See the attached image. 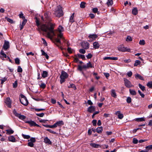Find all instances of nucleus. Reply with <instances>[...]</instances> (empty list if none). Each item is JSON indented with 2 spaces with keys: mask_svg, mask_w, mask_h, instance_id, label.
I'll use <instances>...</instances> for the list:
<instances>
[{
  "mask_svg": "<svg viewBox=\"0 0 152 152\" xmlns=\"http://www.w3.org/2000/svg\"><path fill=\"white\" fill-rule=\"evenodd\" d=\"M74 16V13H73L70 17L69 21L70 22L72 23L74 22V20L73 19Z\"/></svg>",
  "mask_w": 152,
  "mask_h": 152,
  "instance_id": "34",
  "label": "nucleus"
},
{
  "mask_svg": "<svg viewBox=\"0 0 152 152\" xmlns=\"http://www.w3.org/2000/svg\"><path fill=\"white\" fill-rule=\"evenodd\" d=\"M86 65L88 68H92L94 67L93 66H92L91 63L90 62H89L88 63L86 64Z\"/></svg>",
  "mask_w": 152,
  "mask_h": 152,
  "instance_id": "42",
  "label": "nucleus"
},
{
  "mask_svg": "<svg viewBox=\"0 0 152 152\" xmlns=\"http://www.w3.org/2000/svg\"><path fill=\"white\" fill-rule=\"evenodd\" d=\"M139 88H140V89L143 91H144L145 90V87L143 86H142V85H141L140 84H139Z\"/></svg>",
  "mask_w": 152,
  "mask_h": 152,
  "instance_id": "37",
  "label": "nucleus"
},
{
  "mask_svg": "<svg viewBox=\"0 0 152 152\" xmlns=\"http://www.w3.org/2000/svg\"><path fill=\"white\" fill-rule=\"evenodd\" d=\"M69 88H72L74 89L75 90L76 89V87L73 84H71L69 86Z\"/></svg>",
  "mask_w": 152,
  "mask_h": 152,
  "instance_id": "56",
  "label": "nucleus"
},
{
  "mask_svg": "<svg viewBox=\"0 0 152 152\" xmlns=\"http://www.w3.org/2000/svg\"><path fill=\"white\" fill-rule=\"evenodd\" d=\"M44 142L46 144L51 145L52 142L47 137H45L44 139Z\"/></svg>",
  "mask_w": 152,
  "mask_h": 152,
  "instance_id": "14",
  "label": "nucleus"
},
{
  "mask_svg": "<svg viewBox=\"0 0 152 152\" xmlns=\"http://www.w3.org/2000/svg\"><path fill=\"white\" fill-rule=\"evenodd\" d=\"M96 122H97V121L96 120H93L92 121V123L93 125L94 126H96Z\"/></svg>",
  "mask_w": 152,
  "mask_h": 152,
  "instance_id": "63",
  "label": "nucleus"
},
{
  "mask_svg": "<svg viewBox=\"0 0 152 152\" xmlns=\"http://www.w3.org/2000/svg\"><path fill=\"white\" fill-rule=\"evenodd\" d=\"M111 95L114 98L116 97V94L114 90H112L111 91Z\"/></svg>",
  "mask_w": 152,
  "mask_h": 152,
  "instance_id": "28",
  "label": "nucleus"
},
{
  "mask_svg": "<svg viewBox=\"0 0 152 152\" xmlns=\"http://www.w3.org/2000/svg\"><path fill=\"white\" fill-rule=\"evenodd\" d=\"M95 110V109L94 107L91 106L88 108V111L90 113H92Z\"/></svg>",
  "mask_w": 152,
  "mask_h": 152,
  "instance_id": "18",
  "label": "nucleus"
},
{
  "mask_svg": "<svg viewBox=\"0 0 152 152\" xmlns=\"http://www.w3.org/2000/svg\"><path fill=\"white\" fill-rule=\"evenodd\" d=\"M138 13V10L137 8H134L132 10V13L134 15H136Z\"/></svg>",
  "mask_w": 152,
  "mask_h": 152,
  "instance_id": "27",
  "label": "nucleus"
},
{
  "mask_svg": "<svg viewBox=\"0 0 152 152\" xmlns=\"http://www.w3.org/2000/svg\"><path fill=\"white\" fill-rule=\"evenodd\" d=\"M15 61L16 64H20V60L18 58H16L15 59Z\"/></svg>",
  "mask_w": 152,
  "mask_h": 152,
  "instance_id": "49",
  "label": "nucleus"
},
{
  "mask_svg": "<svg viewBox=\"0 0 152 152\" xmlns=\"http://www.w3.org/2000/svg\"><path fill=\"white\" fill-rule=\"evenodd\" d=\"M40 82H41V84H39V87L41 88H44L46 87V85L44 83L42 82L41 81H40Z\"/></svg>",
  "mask_w": 152,
  "mask_h": 152,
  "instance_id": "31",
  "label": "nucleus"
},
{
  "mask_svg": "<svg viewBox=\"0 0 152 152\" xmlns=\"http://www.w3.org/2000/svg\"><path fill=\"white\" fill-rule=\"evenodd\" d=\"M46 130L50 132V133H52L53 134H56V132L52 131V130L50 129H46Z\"/></svg>",
  "mask_w": 152,
  "mask_h": 152,
  "instance_id": "48",
  "label": "nucleus"
},
{
  "mask_svg": "<svg viewBox=\"0 0 152 152\" xmlns=\"http://www.w3.org/2000/svg\"><path fill=\"white\" fill-rule=\"evenodd\" d=\"M127 74L129 77H131L132 75V73L131 71H129L127 73Z\"/></svg>",
  "mask_w": 152,
  "mask_h": 152,
  "instance_id": "57",
  "label": "nucleus"
},
{
  "mask_svg": "<svg viewBox=\"0 0 152 152\" xmlns=\"http://www.w3.org/2000/svg\"><path fill=\"white\" fill-rule=\"evenodd\" d=\"M131 61V60L130 59H125L124 60V61L125 63H129Z\"/></svg>",
  "mask_w": 152,
  "mask_h": 152,
  "instance_id": "58",
  "label": "nucleus"
},
{
  "mask_svg": "<svg viewBox=\"0 0 152 152\" xmlns=\"http://www.w3.org/2000/svg\"><path fill=\"white\" fill-rule=\"evenodd\" d=\"M56 127L57 126H61L63 125L64 124V122L62 121H60L57 122L55 124Z\"/></svg>",
  "mask_w": 152,
  "mask_h": 152,
  "instance_id": "15",
  "label": "nucleus"
},
{
  "mask_svg": "<svg viewBox=\"0 0 152 152\" xmlns=\"http://www.w3.org/2000/svg\"><path fill=\"white\" fill-rule=\"evenodd\" d=\"M17 72H22V69L20 66H18Z\"/></svg>",
  "mask_w": 152,
  "mask_h": 152,
  "instance_id": "52",
  "label": "nucleus"
},
{
  "mask_svg": "<svg viewBox=\"0 0 152 152\" xmlns=\"http://www.w3.org/2000/svg\"><path fill=\"white\" fill-rule=\"evenodd\" d=\"M88 37L89 39H91V40H89L90 42H91L92 40H95L97 37V36L95 34H91L89 35Z\"/></svg>",
  "mask_w": 152,
  "mask_h": 152,
  "instance_id": "11",
  "label": "nucleus"
},
{
  "mask_svg": "<svg viewBox=\"0 0 152 152\" xmlns=\"http://www.w3.org/2000/svg\"><path fill=\"white\" fill-rule=\"evenodd\" d=\"M138 92L139 93V94L141 96L142 98H144L145 96V95L144 94H142L141 92L140 91V90H138Z\"/></svg>",
  "mask_w": 152,
  "mask_h": 152,
  "instance_id": "60",
  "label": "nucleus"
},
{
  "mask_svg": "<svg viewBox=\"0 0 152 152\" xmlns=\"http://www.w3.org/2000/svg\"><path fill=\"white\" fill-rule=\"evenodd\" d=\"M7 133L9 134H12L14 133V131L11 129H7L6 130Z\"/></svg>",
  "mask_w": 152,
  "mask_h": 152,
  "instance_id": "32",
  "label": "nucleus"
},
{
  "mask_svg": "<svg viewBox=\"0 0 152 152\" xmlns=\"http://www.w3.org/2000/svg\"><path fill=\"white\" fill-rule=\"evenodd\" d=\"M7 79V77H5L4 78H3L0 79V80L1 81V84H3L4 82L6 81V80Z\"/></svg>",
  "mask_w": 152,
  "mask_h": 152,
  "instance_id": "39",
  "label": "nucleus"
},
{
  "mask_svg": "<svg viewBox=\"0 0 152 152\" xmlns=\"http://www.w3.org/2000/svg\"><path fill=\"white\" fill-rule=\"evenodd\" d=\"M22 135L24 139H28L30 137L28 135H26L23 134H22Z\"/></svg>",
  "mask_w": 152,
  "mask_h": 152,
  "instance_id": "40",
  "label": "nucleus"
},
{
  "mask_svg": "<svg viewBox=\"0 0 152 152\" xmlns=\"http://www.w3.org/2000/svg\"><path fill=\"white\" fill-rule=\"evenodd\" d=\"M135 120L137 122H141L145 121V120L144 117H142L136 118L135 119Z\"/></svg>",
  "mask_w": 152,
  "mask_h": 152,
  "instance_id": "24",
  "label": "nucleus"
},
{
  "mask_svg": "<svg viewBox=\"0 0 152 152\" xmlns=\"http://www.w3.org/2000/svg\"><path fill=\"white\" fill-rule=\"evenodd\" d=\"M93 12L94 13H96L98 10V9L96 8H94L93 9Z\"/></svg>",
  "mask_w": 152,
  "mask_h": 152,
  "instance_id": "61",
  "label": "nucleus"
},
{
  "mask_svg": "<svg viewBox=\"0 0 152 152\" xmlns=\"http://www.w3.org/2000/svg\"><path fill=\"white\" fill-rule=\"evenodd\" d=\"M8 139L10 141L12 142H16L15 138L13 136H11L8 137Z\"/></svg>",
  "mask_w": 152,
  "mask_h": 152,
  "instance_id": "21",
  "label": "nucleus"
},
{
  "mask_svg": "<svg viewBox=\"0 0 152 152\" xmlns=\"http://www.w3.org/2000/svg\"><path fill=\"white\" fill-rule=\"evenodd\" d=\"M5 19H6L7 21L11 23H13V21L12 19H10V18L7 17H5Z\"/></svg>",
  "mask_w": 152,
  "mask_h": 152,
  "instance_id": "46",
  "label": "nucleus"
},
{
  "mask_svg": "<svg viewBox=\"0 0 152 152\" xmlns=\"http://www.w3.org/2000/svg\"><path fill=\"white\" fill-rule=\"evenodd\" d=\"M129 91L130 94L132 95H136L137 94L136 92L134 90L130 89L129 90Z\"/></svg>",
  "mask_w": 152,
  "mask_h": 152,
  "instance_id": "29",
  "label": "nucleus"
},
{
  "mask_svg": "<svg viewBox=\"0 0 152 152\" xmlns=\"http://www.w3.org/2000/svg\"><path fill=\"white\" fill-rule=\"evenodd\" d=\"M26 22L27 20L26 19H23V22H22V24H20V30H21L23 29L24 26L25 25Z\"/></svg>",
  "mask_w": 152,
  "mask_h": 152,
  "instance_id": "17",
  "label": "nucleus"
},
{
  "mask_svg": "<svg viewBox=\"0 0 152 152\" xmlns=\"http://www.w3.org/2000/svg\"><path fill=\"white\" fill-rule=\"evenodd\" d=\"M5 103L8 105L9 107H10L11 105V100L10 98L8 97L6 98L5 100Z\"/></svg>",
  "mask_w": 152,
  "mask_h": 152,
  "instance_id": "16",
  "label": "nucleus"
},
{
  "mask_svg": "<svg viewBox=\"0 0 152 152\" xmlns=\"http://www.w3.org/2000/svg\"><path fill=\"white\" fill-rule=\"evenodd\" d=\"M42 39L43 41V43L46 46H47V43L45 40L43 38H42Z\"/></svg>",
  "mask_w": 152,
  "mask_h": 152,
  "instance_id": "62",
  "label": "nucleus"
},
{
  "mask_svg": "<svg viewBox=\"0 0 152 152\" xmlns=\"http://www.w3.org/2000/svg\"><path fill=\"white\" fill-rule=\"evenodd\" d=\"M85 3L83 2H81V3H80V7L81 8H84L85 7Z\"/></svg>",
  "mask_w": 152,
  "mask_h": 152,
  "instance_id": "44",
  "label": "nucleus"
},
{
  "mask_svg": "<svg viewBox=\"0 0 152 152\" xmlns=\"http://www.w3.org/2000/svg\"><path fill=\"white\" fill-rule=\"evenodd\" d=\"M28 145L31 147H33L34 146V144L33 143L29 142L28 143Z\"/></svg>",
  "mask_w": 152,
  "mask_h": 152,
  "instance_id": "47",
  "label": "nucleus"
},
{
  "mask_svg": "<svg viewBox=\"0 0 152 152\" xmlns=\"http://www.w3.org/2000/svg\"><path fill=\"white\" fill-rule=\"evenodd\" d=\"M79 51L80 53L83 54H84L86 53V50L83 49H80Z\"/></svg>",
  "mask_w": 152,
  "mask_h": 152,
  "instance_id": "50",
  "label": "nucleus"
},
{
  "mask_svg": "<svg viewBox=\"0 0 152 152\" xmlns=\"http://www.w3.org/2000/svg\"><path fill=\"white\" fill-rule=\"evenodd\" d=\"M89 44L87 42L83 43L82 45L83 48L85 49H88L89 47Z\"/></svg>",
  "mask_w": 152,
  "mask_h": 152,
  "instance_id": "20",
  "label": "nucleus"
},
{
  "mask_svg": "<svg viewBox=\"0 0 152 152\" xmlns=\"http://www.w3.org/2000/svg\"><path fill=\"white\" fill-rule=\"evenodd\" d=\"M140 63L141 62L140 61L138 60H136L134 64V66H137L138 65L140 64Z\"/></svg>",
  "mask_w": 152,
  "mask_h": 152,
  "instance_id": "36",
  "label": "nucleus"
},
{
  "mask_svg": "<svg viewBox=\"0 0 152 152\" xmlns=\"http://www.w3.org/2000/svg\"><path fill=\"white\" fill-rule=\"evenodd\" d=\"M103 130L102 127H98L96 129V132L98 133H101Z\"/></svg>",
  "mask_w": 152,
  "mask_h": 152,
  "instance_id": "23",
  "label": "nucleus"
},
{
  "mask_svg": "<svg viewBox=\"0 0 152 152\" xmlns=\"http://www.w3.org/2000/svg\"><path fill=\"white\" fill-rule=\"evenodd\" d=\"M38 116H39L40 117H43L44 115V114L43 113H37L36 114Z\"/></svg>",
  "mask_w": 152,
  "mask_h": 152,
  "instance_id": "53",
  "label": "nucleus"
},
{
  "mask_svg": "<svg viewBox=\"0 0 152 152\" xmlns=\"http://www.w3.org/2000/svg\"><path fill=\"white\" fill-rule=\"evenodd\" d=\"M21 98H20V100L22 104L26 106L28 104V101L26 97L23 95H20Z\"/></svg>",
  "mask_w": 152,
  "mask_h": 152,
  "instance_id": "4",
  "label": "nucleus"
},
{
  "mask_svg": "<svg viewBox=\"0 0 152 152\" xmlns=\"http://www.w3.org/2000/svg\"><path fill=\"white\" fill-rule=\"evenodd\" d=\"M138 140L137 139L135 138H134L133 139V142L134 144H136L138 143Z\"/></svg>",
  "mask_w": 152,
  "mask_h": 152,
  "instance_id": "54",
  "label": "nucleus"
},
{
  "mask_svg": "<svg viewBox=\"0 0 152 152\" xmlns=\"http://www.w3.org/2000/svg\"><path fill=\"white\" fill-rule=\"evenodd\" d=\"M147 86L150 88H152V82L150 81L148 82Z\"/></svg>",
  "mask_w": 152,
  "mask_h": 152,
  "instance_id": "38",
  "label": "nucleus"
},
{
  "mask_svg": "<svg viewBox=\"0 0 152 152\" xmlns=\"http://www.w3.org/2000/svg\"><path fill=\"white\" fill-rule=\"evenodd\" d=\"M13 113L16 117H18L20 119L24 120L26 118V117L25 116L21 115L20 114L18 113L15 110L13 111Z\"/></svg>",
  "mask_w": 152,
  "mask_h": 152,
  "instance_id": "6",
  "label": "nucleus"
},
{
  "mask_svg": "<svg viewBox=\"0 0 152 152\" xmlns=\"http://www.w3.org/2000/svg\"><path fill=\"white\" fill-rule=\"evenodd\" d=\"M17 86H18L17 82V81H16L13 84V87L14 88H16Z\"/></svg>",
  "mask_w": 152,
  "mask_h": 152,
  "instance_id": "51",
  "label": "nucleus"
},
{
  "mask_svg": "<svg viewBox=\"0 0 152 152\" xmlns=\"http://www.w3.org/2000/svg\"><path fill=\"white\" fill-rule=\"evenodd\" d=\"M145 148L146 149V150L148 151V152L149 150H151L152 149V145L146 146Z\"/></svg>",
  "mask_w": 152,
  "mask_h": 152,
  "instance_id": "33",
  "label": "nucleus"
},
{
  "mask_svg": "<svg viewBox=\"0 0 152 152\" xmlns=\"http://www.w3.org/2000/svg\"><path fill=\"white\" fill-rule=\"evenodd\" d=\"M77 56L81 58L82 59H84L85 58V56L84 55H82L78 54H77Z\"/></svg>",
  "mask_w": 152,
  "mask_h": 152,
  "instance_id": "45",
  "label": "nucleus"
},
{
  "mask_svg": "<svg viewBox=\"0 0 152 152\" xmlns=\"http://www.w3.org/2000/svg\"><path fill=\"white\" fill-rule=\"evenodd\" d=\"M30 141V142L33 143H34L36 141V139L34 137H31L30 138V140H28V141L29 142Z\"/></svg>",
  "mask_w": 152,
  "mask_h": 152,
  "instance_id": "43",
  "label": "nucleus"
},
{
  "mask_svg": "<svg viewBox=\"0 0 152 152\" xmlns=\"http://www.w3.org/2000/svg\"><path fill=\"white\" fill-rule=\"evenodd\" d=\"M42 76L43 78H45L48 76V72L47 71H43L42 74Z\"/></svg>",
  "mask_w": 152,
  "mask_h": 152,
  "instance_id": "25",
  "label": "nucleus"
},
{
  "mask_svg": "<svg viewBox=\"0 0 152 152\" xmlns=\"http://www.w3.org/2000/svg\"><path fill=\"white\" fill-rule=\"evenodd\" d=\"M0 54L1 58L3 60H5L7 57L2 50H1Z\"/></svg>",
  "mask_w": 152,
  "mask_h": 152,
  "instance_id": "10",
  "label": "nucleus"
},
{
  "mask_svg": "<svg viewBox=\"0 0 152 152\" xmlns=\"http://www.w3.org/2000/svg\"><path fill=\"white\" fill-rule=\"evenodd\" d=\"M126 101L128 103H131V98L130 97H128L126 99Z\"/></svg>",
  "mask_w": 152,
  "mask_h": 152,
  "instance_id": "55",
  "label": "nucleus"
},
{
  "mask_svg": "<svg viewBox=\"0 0 152 152\" xmlns=\"http://www.w3.org/2000/svg\"><path fill=\"white\" fill-rule=\"evenodd\" d=\"M124 81L125 86L128 88L133 87L134 86L132 85L131 82L128 79L126 78H124Z\"/></svg>",
  "mask_w": 152,
  "mask_h": 152,
  "instance_id": "7",
  "label": "nucleus"
},
{
  "mask_svg": "<svg viewBox=\"0 0 152 152\" xmlns=\"http://www.w3.org/2000/svg\"><path fill=\"white\" fill-rule=\"evenodd\" d=\"M26 123L30 125L31 126H37L38 127H39L40 126L38 124H37L36 123L32 120H30L28 121H26L25 122Z\"/></svg>",
  "mask_w": 152,
  "mask_h": 152,
  "instance_id": "8",
  "label": "nucleus"
},
{
  "mask_svg": "<svg viewBox=\"0 0 152 152\" xmlns=\"http://www.w3.org/2000/svg\"><path fill=\"white\" fill-rule=\"evenodd\" d=\"M117 48L119 51L123 52H130L131 50L130 49L128 48L127 47H124L123 45H119L117 47Z\"/></svg>",
  "mask_w": 152,
  "mask_h": 152,
  "instance_id": "5",
  "label": "nucleus"
},
{
  "mask_svg": "<svg viewBox=\"0 0 152 152\" xmlns=\"http://www.w3.org/2000/svg\"><path fill=\"white\" fill-rule=\"evenodd\" d=\"M68 77V74L64 71L62 72L60 76V83L61 84L65 82L66 79Z\"/></svg>",
  "mask_w": 152,
  "mask_h": 152,
  "instance_id": "3",
  "label": "nucleus"
},
{
  "mask_svg": "<svg viewBox=\"0 0 152 152\" xmlns=\"http://www.w3.org/2000/svg\"><path fill=\"white\" fill-rule=\"evenodd\" d=\"M90 145L92 147L95 148H98L101 147V146L99 144H96L94 143H90Z\"/></svg>",
  "mask_w": 152,
  "mask_h": 152,
  "instance_id": "22",
  "label": "nucleus"
},
{
  "mask_svg": "<svg viewBox=\"0 0 152 152\" xmlns=\"http://www.w3.org/2000/svg\"><path fill=\"white\" fill-rule=\"evenodd\" d=\"M113 1L112 0H107V4L108 6H111L113 4Z\"/></svg>",
  "mask_w": 152,
  "mask_h": 152,
  "instance_id": "30",
  "label": "nucleus"
},
{
  "mask_svg": "<svg viewBox=\"0 0 152 152\" xmlns=\"http://www.w3.org/2000/svg\"><path fill=\"white\" fill-rule=\"evenodd\" d=\"M115 114L118 116V118L120 119H122L124 117L123 115L121 113V112L120 111L116 112Z\"/></svg>",
  "mask_w": 152,
  "mask_h": 152,
  "instance_id": "13",
  "label": "nucleus"
},
{
  "mask_svg": "<svg viewBox=\"0 0 152 152\" xmlns=\"http://www.w3.org/2000/svg\"><path fill=\"white\" fill-rule=\"evenodd\" d=\"M139 44L140 45H144L145 44V42L143 39L140 40L139 41Z\"/></svg>",
  "mask_w": 152,
  "mask_h": 152,
  "instance_id": "41",
  "label": "nucleus"
},
{
  "mask_svg": "<svg viewBox=\"0 0 152 152\" xmlns=\"http://www.w3.org/2000/svg\"><path fill=\"white\" fill-rule=\"evenodd\" d=\"M54 15L57 17H60L63 15V12L61 7L58 6L57 7L55 11Z\"/></svg>",
  "mask_w": 152,
  "mask_h": 152,
  "instance_id": "2",
  "label": "nucleus"
},
{
  "mask_svg": "<svg viewBox=\"0 0 152 152\" xmlns=\"http://www.w3.org/2000/svg\"><path fill=\"white\" fill-rule=\"evenodd\" d=\"M118 58L116 57H105L103 58L104 60H117Z\"/></svg>",
  "mask_w": 152,
  "mask_h": 152,
  "instance_id": "12",
  "label": "nucleus"
},
{
  "mask_svg": "<svg viewBox=\"0 0 152 152\" xmlns=\"http://www.w3.org/2000/svg\"><path fill=\"white\" fill-rule=\"evenodd\" d=\"M94 48L95 49H97L99 48L100 45L97 42H94L93 44Z\"/></svg>",
  "mask_w": 152,
  "mask_h": 152,
  "instance_id": "19",
  "label": "nucleus"
},
{
  "mask_svg": "<svg viewBox=\"0 0 152 152\" xmlns=\"http://www.w3.org/2000/svg\"><path fill=\"white\" fill-rule=\"evenodd\" d=\"M126 40L127 42L131 41L132 40V37L130 36H127L126 39Z\"/></svg>",
  "mask_w": 152,
  "mask_h": 152,
  "instance_id": "35",
  "label": "nucleus"
},
{
  "mask_svg": "<svg viewBox=\"0 0 152 152\" xmlns=\"http://www.w3.org/2000/svg\"><path fill=\"white\" fill-rule=\"evenodd\" d=\"M92 55L91 53H89L86 56L87 58H90L92 57Z\"/></svg>",
  "mask_w": 152,
  "mask_h": 152,
  "instance_id": "64",
  "label": "nucleus"
},
{
  "mask_svg": "<svg viewBox=\"0 0 152 152\" xmlns=\"http://www.w3.org/2000/svg\"><path fill=\"white\" fill-rule=\"evenodd\" d=\"M10 47V43L8 41L5 40L4 41V44L3 49L4 50H6L8 49Z\"/></svg>",
  "mask_w": 152,
  "mask_h": 152,
  "instance_id": "9",
  "label": "nucleus"
},
{
  "mask_svg": "<svg viewBox=\"0 0 152 152\" xmlns=\"http://www.w3.org/2000/svg\"><path fill=\"white\" fill-rule=\"evenodd\" d=\"M19 17L20 18H22L23 19H25V17L23 16V14L22 12H21L20 14H19Z\"/></svg>",
  "mask_w": 152,
  "mask_h": 152,
  "instance_id": "59",
  "label": "nucleus"
},
{
  "mask_svg": "<svg viewBox=\"0 0 152 152\" xmlns=\"http://www.w3.org/2000/svg\"><path fill=\"white\" fill-rule=\"evenodd\" d=\"M54 25V24L49 22L47 25H42L40 27V28L42 30L47 33V35L49 38H51L57 34V37L56 39L55 40L60 45H62V44L61 40L64 42H65V40L63 36V34L62 33L64 31V28L61 26H59L57 30L54 31L53 30Z\"/></svg>",
  "mask_w": 152,
  "mask_h": 152,
  "instance_id": "1",
  "label": "nucleus"
},
{
  "mask_svg": "<svg viewBox=\"0 0 152 152\" xmlns=\"http://www.w3.org/2000/svg\"><path fill=\"white\" fill-rule=\"evenodd\" d=\"M135 77L137 79H139L142 80H144L143 77L138 74H137L135 75Z\"/></svg>",
  "mask_w": 152,
  "mask_h": 152,
  "instance_id": "26",
  "label": "nucleus"
}]
</instances>
